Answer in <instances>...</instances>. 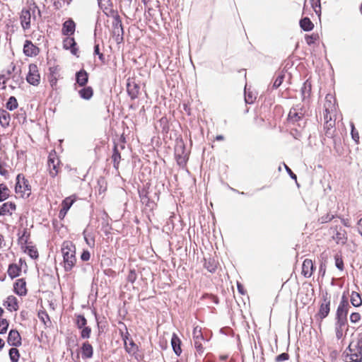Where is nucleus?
I'll return each instance as SVG.
<instances>
[{"instance_id":"obj_14","label":"nucleus","mask_w":362,"mask_h":362,"mask_svg":"<svg viewBox=\"0 0 362 362\" xmlns=\"http://www.w3.org/2000/svg\"><path fill=\"white\" fill-rule=\"evenodd\" d=\"M76 25L72 20H68L63 24L62 33L65 35H72L75 31Z\"/></svg>"},{"instance_id":"obj_31","label":"nucleus","mask_w":362,"mask_h":362,"mask_svg":"<svg viewBox=\"0 0 362 362\" xmlns=\"http://www.w3.org/2000/svg\"><path fill=\"white\" fill-rule=\"evenodd\" d=\"M9 356L13 362H17L19 358L18 350L16 348H12L9 351Z\"/></svg>"},{"instance_id":"obj_34","label":"nucleus","mask_w":362,"mask_h":362,"mask_svg":"<svg viewBox=\"0 0 362 362\" xmlns=\"http://www.w3.org/2000/svg\"><path fill=\"white\" fill-rule=\"evenodd\" d=\"M361 319V316L360 313H353L350 315V321L352 323H357V322H360Z\"/></svg>"},{"instance_id":"obj_32","label":"nucleus","mask_w":362,"mask_h":362,"mask_svg":"<svg viewBox=\"0 0 362 362\" xmlns=\"http://www.w3.org/2000/svg\"><path fill=\"white\" fill-rule=\"evenodd\" d=\"M98 5L104 11H107L110 8V0H98Z\"/></svg>"},{"instance_id":"obj_40","label":"nucleus","mask_w":362,"mask_h":362,"mask_svg":"<svg viewBox=\"0 0 362 362\" xmlns=\"http://www.w3.org/2000/svg\"><path fill=\"white\" fill-rule=\"evenodd\" d=\"M128 279L130 281L134 282L136 279L135 272L133 271H131L129 275L128 276Z\"/></svg>"},{"instance_id":"obj_45","label":"nucleus","mask_w":362,"mask_h":362,"mask_svg":"<svg viewBox=\"0 0 362 362\" xmlns=\"http://www.w3.org/2000/svg\"><path fill=\"white\" fill-rule=\"evenodd\" d=\"M341 337H342V332H341V330L337 329V337L338 339H340V338H341Z\"/></svg>"},{"instance_id":"obj_44","label":"nucleus","mask_w":362,"mask_h":362,"mask_svg":"<svg viewBox=\"0 0 362 362\" xmlns=\"http://www.w3.org/2000/svg\"><path fill=\"white\" fill-rule=\"evenodd\" d=\"M285 168H286V170L291 174V177L293 178L296 179V176L292 173L291 169L286 165H285Z\"/></svg>"},{"instance_id":"obj_33","label":"nucleus","mask_w":362,"mask_h":362,"mask_svg":"<svg viewBox=\"0 0 362 362\" xmlns=\"http://www.w3.org/2000/svg\"><path fill=\"white\" fill-rule=\"evenodd\" d=\"M8 323L5 319H0V334L4 333L8 328Z\"/></svg>"},{"instance_id":"obj_53","label":"nucleus","mask_w":362,"mask_h":362,"mask_svg":"<svg viewBox=\"0 0 362 362\" xmlns=\"http://www.w3.org/2000/svg\"><path fill=\"white\" fill-rule=\"evenodd\" d=\"M344 224L346 226H349V224L347 221H344Z\"/></svg>"},{"instance_id":"obj_24","label":"nucleus","mask_w":362,"mask_h":362,"mask_svg":"<svg viewBox=\"0 0 362 362\" xmlns=\"http://www.w3.org/2000/svg\"><path fill=\"white\" fill-rule=\"evenodd\" d=\"M21 268L16 264H11L8 269V274L11 278L18 276L20 274Z\"/></svg>"},{"instance_id":"obj_28","label":"nucleus","mask_w":362,"mask_h":362,"mask_svg":"<svg viewBox=\"0 0 362 362\" xmlns=\"http://www.w3.org/2000/svg\"><path fill=\"white\" fill-rule=\"evenodd\" d=\"M9 115L6 112H0V126L5 127L9 124Z\"/></svg>"},{"instance_id":"obj_18","label":"nucleus","mask_w":362,"mask_h":362,"mask_svg":"<svg viewBox=\"0 0 362 362\" xmlns=\"http://www.w3.org/2000/svg\"><path fill=\"white\" fill-rule=\"evenodd\" d=\"M329 301L325 300L320 305L318 316L320 319L326 317L329 313Z\"/></svg>"},{"instance_id":"obj_50","label":"nucleus","mask_w":362,"mask_h":362,"mask_svg":"<svg viewBox=\"0 0 362 362\" xmlns=\"http://www.w3.org/2000/svg\"><path fill=\"white\" fill-rule=\"evenodd\" d=\"M4 345V342L2 339H0V349H1Z\"/></svg>"},{"instance_id":"obj_5","label":"nucleus","mask_w":362,"mask_h":362,"mask_svg":"<svg viewBox=\"0 0 362 362\" xmlns=\"http://www.w3.org/2000/svg\"><path fill=\"white\" fill-rule=\"evenodd\" d=\"M59 159L55 153H50L48 160V166L49 174L52 177H55L59 173Z\"/></svg>"},{"instance_id":"obj_30","label":"nucleus","mask_w":362,"mask_h":362,"mask_svg":"<svg viewBox=\"0 0 362 362\" xmlns=\"http://www.w3.org/2000/svg\"><path fill=\"white\" fill-rule=\"evenodd\" d=\"M18 107L17 100L14 97H11L6 103V108L13 110Z\"/></svg>"},{"instance_id":"obj_15","label":"nucleus","mask_w":362,"mask_h":362,"mask_svg":"<svg viewBox=\"0 0 362 362\" xmlns=\"http://www.w3.org/2000/svg\"><path fill=\"white\" fill-rule=\"evenodd\" d=\"M16 210V204L12 202L4 203L0 209V215H11Z\"/></svg>"},{"instance_id":"obj_2","label":"nucleus","mask_w":362,"mask_h":362,"mask_svg":"<svg viewBox=\"0 0 362 362\" xmlns=\"http://www.w3.org/2000/svg\"><path fill=\"white\" fill-rule=\"evenodd\" d=\"M64 257V268L66 271L71 270L75 265L76 259L75 257L76 247L71 242H64L62 248Z\"/></svg>"},{"instance_id":"obj_48","label":"nucleus","mask_w":362,"mask_h":362,"mask_svg":"<svg viewBox=\"0 0 362 362\" xmlns=\"http://www.w3.org/2000/svg\"><path fill=\"white\" fill-rule=\"evenodd\" d=\"M3 243H4L3 236L1 235H0V248L2 247Z\"/></svg>"},{"instance_id":"obj_9","label":"nucleus","mask_w":362,"mask_h":362,"mask_svg":"<svg viewBox=\"0 0 362 362\" xmlns=\"http://www.w3.org/2000/svg\"><path fill=\"white\" fill-rule=\"evenodd\" d=\"M348 307H349V303L347 298L343 295L341 298V300L340 302V304L338 307L337 315L338 317L341 318L344 316H346L347 312H348Z\"/></svg>"},{"instance_id":"obj_21","label":"nucleus","mask_w":362,"mask_h":362,"mask_svg":"<svg viewBox=\"0 0 362 362\" xmlns=\"http://www.w3.org/2000/svg\"><path fill=\"white\" fill-rule=\"evenodd\" d=\"M76 42L72 37H67L64 40V47L65 49H71L73 54H76V49L74 47Z\"/></svg>"},{"instance_id":"obj_29","label":"nucleus","mask_w":362,"mask_h":362,"mask_svg":"<svg viewBox=\"0 0 362 362\" xmlns=\"http://www.w3.org/2000/svg\"><path fill=\"white\" fill-rule=\"evenodd\" d=\"M25 252L28 254L33 259L38 257V252L37 249L33 246H26L25 248Z\"/></svg>"},{"instance_id":"obj_11","label":"nucleus","mask_w":362,"mask_h":362,"mask_svg":"<svg viewBox=\"0 0 362 362\" xmlns=\"http://www.w3.org/2000/svg\"><path fill=\"white\" fill-rule=\"evenodd\" d=\"M32 16L29 9H23L21 15V25L24 29L30 28Z\"/></svg>"},{"instance_id":"obj_3","label":"nucleus","mask_w":362,"mask_h":362,"mask_svg":"<svg viewBox=\"0 0 362 362\" xmlns=\"http://www.w3.org/2000/svg\"><path fill=\"white\" fill-rule=\"evenodd\" d=\"M16 194L21 198H28L31 194V187L22 175H18L15 187Z\"/></svg>"},{"instance_id":"obj_35","label":"nucleus","mask_w":362,"mask_h":362,"mask_svg":"<svg viewBox=\"0 0 362 362\" xmlns=\"http://www.w3.org/2000/svg\"><path fill=\"white\" fill-rule=\"evenodd\" d=\"M335 265L339 270H343L344 262L341 258L338 256L335 257Z\"/></svg>"},{"instance_id":"obj_20","label":"nucleus","mask_w":362,"mask_h":362,"mask_svg":"<svg viewBox=\"0 0 362 362\" xmlns=\"http://www.w3.org/2000/svg\"><path fill=\"white\" fill-rule=\"evenodd\" d=\"M78 94L83 99L90 100L93 95V90L91 87H86L81 89L78 91Z\"/></svg>"},{"instance_id":"obj_23","label":"nucleus","mask_w":362,"mask_h":362,"mask_svg":"<svg viewBox=\"0 0 362 362\" xmlns=\"http://www.w3.org/2000/svg\"><path fill=\"white\" fill-rule=\"evenodd\" d=\"M351 303L354 307H359L362 303L361 296L357 292H352L351 295Z\"/></svg>"},{"instance_id":"obj_12","label":"nucleus","mask_w":362,"mask_h":362,"mask_svg":"<svg viewBox=\"0 0 362 362\" xmlns=\"http://www.w3.org/2000/svg\"><path fill=\"white\" fill-rule=\"evenodd\" d=\"M4 305L10 311H16L18 309L17 299L13 296H9L4 303Z\"/></svg>"},{"instance_id":"obj_4","label":"nucleus","mask_w":362,"mask_h":362,"mask_svg":"<svg viewBox=\"0 0 362 362\" xmlns=\"http://www.w3.org/2000/svg\"><path fill=\"white\" fill-rule=\"evenodd\" d=\"M26 80L28 83L35 86H37L40 84V75L39 73L38 67L36 64H31L29 65Z\"/></svg>"},{"instance_id":"obj_6","label":"nucleus","mask_w":362,"mask_h":362,"mask_svg":"<svg viewBox=\"0 0 362 362\" xmlns=\"http://www.w3.org/2000/svg\"><path fill=\"white\" fill-rule=\"evenodd\" d=\"M76 200V197L75 195L65 198L62 203V208L59 212V215L64 217Z\"/></svg>"},{"instance_id":"obj_1","label":"nucleus","mask_w":362,"mask_h":362,"mask_svg":"<svg viewBox=\"0 0 362 362\" xmlns=\"http://www.w3.org/2000/svg\"><path fill=\"white\" fill-rule=\"evenodd\" d=\"M347 362H361L362 361V332L356 340H353L345 356Z\"/></svg>"},{"instance_id":"obj_37","label":"nucleus","mask_w":362,"mask_h":362,"mask_svg":"<svg viewBox=\"0 0 362 362\" xmlns=\"http://www.w3.org/2000/svg\"><path fill=\"white\" fill-rule=\"evenodd\" d=\"M90 334V329L88 327H84L81 331V337L83 338H88Z\"/></svg>"},{"instance_id":"obj_41","label":"nucleus","mask_w":362,"mask_h":362,"mask_svg":"<svg viewBox=\"0 0 362 362\" xmlns=\"http://www.w3.org/2000/svg\"><path fill=\"white\" fill-rule=\"evenodd\" d=\"M281 82H282V78H278L275 81L274 86L278 87L281 85Z\"/></svg>"},{"instance_id":"obj_38","label":"nucleus","mask_w":362,"mask_h":362,"mask_svg":"<svg viewBox=\"0 0 362 362\" xmlns=\"http://www.w3.org/2000/svg\"><path fill=\"white\" fill-rule=\"evenodd\" d=\"M351 136H352V138L356 141H357L359 139V136H358V132H355V127H354V125L353 123L351 124Z\"/></svg>"},{"instance_id":"obj_47","label":"nucleus","mask_w":362,"mask_h":362,"mask_svg":"<svg viewBox=\"0 0 362 362\" xmlns=\"http://www.w3.org/2000/svg\"><path fill=\"white\" fill-rule=\"evenodd\" d=\"M245 101L247 103H252V100L251 99V97H250V96L245 98Z\"/></svg>"},{"instance_id":"obj_16","label":"nucleus","mask_w":362,"mask_h":362,"mask_svg":"<svg viewBox=\"0 0 362 362\" xmlns=\"http://www.w3.org/2000/svg\"><path fill=\"white\" fill-rule=\"evenodd\" d=\"M171 345L176 355L180 356L182 353L181 341L176 334H173L172 336Z\"/></svg>"},{"instance_id":"obj_17","label":"nucleus","mask_w":362,"mask_h":362,"mask_svg":"<svg viewBox=\"0 0 362 362\" xmlns=\"http://www.w3.org/2000/svg\"><path fill=\"white\" fill-rule=\"evenodd\" d=\"M76 77L77 83L81 86H85L86 84V83L88 82V74L84 70H81L80 71L76 73Z\"/></svg>"},{"instance_id":"obj_42","label":"nucleus","mask_w":362,"mask_h":362,"mask_svg":"<svg viewBox=\"0 0 362 362\" xmlns=\"http://www.w3.org/2000/svg\"><path fill=\"white\" fill-rule=\"evenodd\" d=\"M277 359H278V361L286 360V359H287V354H281L278 356Z\"/></svg>"},{"instance_id":"obj_19","label":"nucleus","mask_w":362,"mask_h":362,"mask_svg":"<svg viewBox=\"0 0 362 362\" xmlns=\"http://www.w3.org/2000/svg\"><path fill=\"white\" fill-rule=\"evenodd\" d=\"M124 347H125L126 351L129 354H135L137 351V346L135 344V343L132 339H129L127 338L124 339Z\"/></svg>"},{"instance_id":"obj_49","label":"nucleus","mask_w":362,"mask_h":362,"mask_svg":"<svg viewBox=\"0 0 362 362\" xmlns=\"http://www.w3.org/2000/svg\"><path fill=\"white\" fill-rule=\"evenodd\" d=\"M95 52L96 54H98V53H99V47H98V45H96V46L95 47Z\"/></svg>"},{"instance_id":"obj_36","label":"nucleus","mask_w":362,"mask_h":362,"mask_svg":"<svg viewBox=\"0 0 362 362\" xmlns=\"http://www.w3.org/2000/svg\"><path fill=\"white\" fill-rule=\"evenodd\" d=\"M86 324V320L84 317L78 316L77 319V325L79 328H82Z\"/></svg>"},{"instance_id":"obj_55","label":"nucleus","mask_w":362,"mask_h":362,"mask_svg":"<svg viewBox=\"0 0 362 362\" xmlns=\"http://www.w3.org/2000/svg\"><path fill=\"white\" fill-rule=\"evenodd\" d=\"M55 83H56V81H51V85H52V86H53V85H54V84H55Z\"/></svg>"},{"instance_id":"obj_13","label":"nucleus","mask_w":362,"mask_h":362,"mask_svg":"<svg viewBox=\"0 0 362 362\" xmlns=\"http://www.w3.org/2000/svg\"><path fill=\"white\" fill-rule=\"evenodd\" d=\"M313 271V264L311 259H306L302 265V274L305 277H310Z\"/></svg>"},{"instance_id":"obj_27","label":"nucleus","mask_w":362,"mask_h":362,"mask_svg":"<svg viewBox=\"0 0 362 362\" xmlns=\"http://www.w3.org/2000/svg\"><path fill=\"white\" fill-rule=\"evenodd\" d=\"M300 27L306 31L311 30L313 28V23L309 18H305L300 22Z\"/></svg>"},{"instance_id":"obj_8","label":"nucleus","mask_w":362,"mask_h":362,"mask_svg":"<svg viewBox=\"0 0 362 362\" xmlns=\"http://www.w3.org/2000/svg\"><path fill=\"white\" fill-rule=\"evenodd\" d=\"M15 293L18 296H25L27 293L26 283L23 279L16 280L13 285Z\"/></svg>"},{"instance_id":"obj_51","label":"nucleus","mask_w":362,"mask_h":362,"mask_svg":"<svg viewBox=\"0 0 362 362\" xmlns=\"http://www.w3.org/2000/svg\"><path fill=\"white\" fill-rule=\"evenodd\" d=\"M238 288L239 291L243 293L242 287L240 285H239V284L238 285Z\"/></svg>"},{"instance_id":"obj_54","label":"nucleus","mask_w":362,"mask_h":362,"mask_svg":"<svg viewBox=\"0 0 362 362\" xmlns=\"http://www.w3.org/2000/svg\"><path fill=\"white\" fill-rule=\"evenodd\" d=\"M4 313V310L3 309L0 307V316L3 314Z\"/></svg>"},{"instance_id":"obj_39","label":"nucleus","mask_w":362,"mask_h":362,"mask_svg":"<svg viewBox=\"0 0 362 362\" xmlns=\"http://www.w3.org/2000/svg\"><path fill=\"white\" fill-rule=\"evenodd\" d=\"M90 254L88 250H84L81 255V259L83 261H88L90 259Z\"/></svg>"},{"instance_id":"obj_25","label":"nucleus","mask_w":362,"mask_h":362,"mask_svg":"<svg viewBox=\"0 0 362 362\" xmlns=\"http://www.w3.org/2000/svg\"><path fill=\"white\" fill-rule=\"evenodd\" d=\"M9 196V189L4 184H0V202L6 200Z\"/></svg>"},{"instance_id":"obj_46","label":"nucleus","mask_w":362,"mask_h":362,"mask_svg":"<svg viewBox=\"0 0 362 362\" xmlns=\"http://www.w3.org/2000/svg\"><path fill=\"white\" fill-rule=\"evenodd\" d=\"M194 344L197 349H201V344L197 340L195 341Z\"/></svg>"},{"instance_id":"obj_7","label":"nucleus","mask_w":362,"mask_h":362,"mask_svg":"<svg viewBox=\"0 0 362 362\" xmlns=\"http://www.w3.org/2000/svg\"><path fill=\"white\" fill-rule=\"evenodd\" d=\"M23 52L28 57H35L39 53V49L32 42L26 40L23 46Z\"/></svg>"},{"instance_id":"obj_43","label":"nucleus","mask_w":362,"mask_h":362,"mask_svg":"<svg viewBox=\"0 0 362 362\" xmlns=\"http://www.w3.org/2000/svg\"><path fill=\"white\" fill-rule=\"evenodd\" d=\"M358 225L359 233L362 235V218L358 221Z\"/></svg>"},{"instance_id":"obj_10","label":"nucleus","mask_w":362,"mask_h":362,"mask_svg":"<svg viewBox=\"0 0 362 362\" xmlns=\"http://www.w3.org/2000/svg\"><path fill=\"white\" fill-rule=\"evenodd\" d=\"M8 343L11 346H19L21 344V337L16 330H11L8 337Z\"/></svg>"},{"instance_id":"obj_26","label":"nucleus","mask_w":362,"mask_h":362,"mask_svg":"<svg viewBox=\"0 0 362 362\" xmlns=\"http://www.w3.org/2000/svg\"><path fill=\"white\" fill-rule=\"evenodd\" d=\"M334 238L337 243L344 244L346 240V233L344 230L338 231Z\"/></svg>"},{"instance_id":"obj_52","label":"nucleus","mask_w":362,"mask_h":362,"mask_svg":"<svg viewBox=\"0 0 362 362\" xmlns=\"http://www.w3.org/2000/svg\"><path fill=\"white\" fill-rule=\"evenodd\" d=\"M223 139V136H217L216 139L218 140H222Z\"/></svg>"},{"instance_id":"obj_22","label":"nucleus","mask_w":362,"mask_h":362,"mask_svg":"<svg viewBox=\"0 0 362 362\" xmlns=\"http://www.w3.org/2000/svg\"><path fill=\"white\" fill-rule=\"evenodd\" d=\"M82 356L84 358H90L93 355V347L88 343H84L81 349Z\"/></svg>"}]
</instances>
